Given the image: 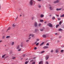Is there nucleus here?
<instances>
[{"mask_svg":"<svg viewBox=\"0 0 64 64\" xmlns=\"http://www.w3.org/2000/svg\"><path fill=\"white\" fill-rule=\"evenodd\" d=\"M39 64H43V61H40L38 63Z\"/></svg>","mask_w":64,"mask_h":64,"instance_id":"obj_9","label":"nucleus"},{"mask_svg":"<svg viewBox=\"0 0 64 64\" xmlns=\"http://www.w3.org/2000/svg\"><path fill=\"white\" fill-rule=\"evenodd\" d=\"M39 39L38 38H37L36 39V40L37 41H39Z\"/></svg>","mask_w":64,"mask_h":64,"instance_id":"obj_42","label":"nucleus"},{"mask_svg":"<svg viewBox=\"0 0 64 64\" xmlns=\"http://www.w3.org/2000/svg\"><path fill=\"white\" fill-rule=\"evenodd\" d=\"M59 26V24H57V25L56 26V28H58V26Z\"/></svg>","mask_w":64,"mask_h":64,"instance_id":"obj_19","label":"nucleus"},{"mask_svg":"<svg viewBox=\"0 0 64 64\" xmlns=\"http://www.w3.org/2000/svg\"><path fill=\"white\" fill-rule=\"evenodd\" d=\"M64 14H63L60 16V17H64Z\"/></svg>","mask_w":64,"mask_h":64,"instance_id":"obj_22","label":"nucleus"},{"mask_svg":"<svg viewBox=\"0 0 64 64\" xmlns=\"http://www.w3.org/2000/svg\"><path fill=\"white\" fill-rule=\"evenodd\" d=\"M20 17H21V16H22V15L20 14Z\"/></svg>","mask_w":64,"mask_h":64,"instance_id":"obj_59","label":"nucleus"},{"mask_svg":"<svg viewBox=\"0 0 64 64\" xmlns=\"http://www.w3.org/2000/svg\"><path fill=\"white\" fill-rule=\"evenodd\" d=\"M33 60H30V62H33Z\"/></svg>","mask_w":64,"mask_h":64,"instance_id":"obj_50","label":"nucleus"},{"mask_svg":"<svg viewBox=\"0 0 64 64\" xmlns=\"http://www.w3.org/2000/svg\"><path fill=\"white\" fill-rule=\"evenodd\" d=\"M52 20H54V19H55V18L54 17L52 18Z\"/></svg>","mask_w":64,"mask_h":64,"instance_id":"obj_26","label":"nucleus"},{"mask_svg":"<svg viewBox=\"0 0 64 64\" xmlns=\"http://www.w3.org/2000/svg\"><path fill=\"white\" fill-rule=\"evenodd\" d=\"M35 31L36 32H37V31H38V29H36L35 30Z\"/></svg>","mask_w":64,"mask_h":64,"instance_id":"obj_23","label":"nucleus"},{"mask_svg":"<svg viewBox=\"0 0 64 64\" xmlns=\"http://www.w3.org/2000/svg\"><path fill=\"white\" fill-rule=\"evenodd\" d=\"M53 51H54V50H51V53H53Z\"/></svg>","mask_w":64,"mask_h":64,"instance_id":"obj_35","label":"nucleus"},{"mask_svg":"<svg viewBox=\"0 0 64 64\" xmlns=\"http://www.w3.org/2000/svg\"><path fill=\"white\" fill-rule=\"evenodd\" d=\"M10 36H7L6 37V38H10Z\"/></svg>","mask_w":64,"mask_h":64,"instance_id":"obj_28","label":"nucleus"},{"mask_svg":"<svg viewBox=\"0 0 64 64\" xmlns=\"http://www.w3.org/2000/svg\"><path fill=\"white\" fill-rule=\"evenodd\" d=\"M48 58H49V56L47 55L45 57V59L46 60H47L48 59Z\"/></svg>","mask_w":64,"mask_h":64,"instance_id":"obj_6","label":"nucleus"},{"mask_svg":"<svg viewBox=\"0 0 64 64\" xmlns=\"http://www.w3.org/2000/svg\"><path fill=\"white\" fill-rule=\"evenodd\" d=\"M1 42H2V40H1L0 41V43H1Z\"/></svg>","mask_w":64,"mask_h":64,"instance_id":"obj_55","label":"nucleus"},{"mask_svg":"<svg viewBox=\"0 0 64 64\" xmlns=\"http://www.w3.org/2000/svg\"><path fill=\"white\" fill-rule=\"evenodd\" d=\"M37 43V42H35V43L34 44H36V43Z\"/></svg>","mask_w":64,"mask_h":64,"instance_id":"obj_54","label":"nucleus"},{"mask_svg":"<svg viewBox=\"0 0 64 64\" xmlns=\"http://www.w3.org/2000/svg\"><path fill=\"white\" fill-rule=\"evenodd\" d=\"M44 52H45V51H42L41 52V53L42 54V53H44Z\"/></svg>","mask_w":64,"mask_h":64,"instance_id":"obj_21","label":"nucleus"},{"mask_svg":"<svg viewBox=\"0 0 64 64\" xmlns=\"http://www.w3.org/2000/svg\"><path fill=\"white\" fill-rule=\"evenodd\" d=\"M57 33H56L55 34V35H57Z\"/></svg>","mask_w":64,"mask_h":64,"instance_id":"obj_58","label":"nucleus"},{"mask_svg":"<svg viewBox=\"0 0 64 64\" xmlns=\"http://www.w3.org/2000/svg\"><path fill=\"white\" fill-rule=\"evenodd\" d=\"M21 48H20V49H18V51H21Z\"/></svg>","mask_w":64,"mask_h":64,"instance_id":"obj_38","label":"nucleus"},{"mask_svg":"<svg viewBox=\"0 0 64 64\" xmlns=\"http://www.w3.org/2000/svg\"><path fill=\"white\" fill-rule=\"evenodd\" d=\"M42 36L43 37H44V38H45V37H46V35L45 34H43Z\"/></svg>","mask_w":64,"mask_h":64,"instance_id":"obj_18","label":"nucleus"},{"mask_svg":"<svg viewBox=\"0 0 64 64\" xmlns=\"http://www.w3.org/2000/svg\"><path fill=\"white\" fill-rule=\"evenodd\" d=\"M58 20H60V18H58Z\"/></svg>","mask_w":64,"mask_h":64,"instance_id":"obj_40","label":"nucleus"},{"mask_svg":"<svg viewBox=\"0 0 64 64\" xmlns=\"http://www.w3.org/2000/svg\"><path fill=\"white\" fill-rule=\"evenodd\" d=\"M59 50H60V49H59L58 48L56 49V51H55L56 53H58V52L59 51Z\"/></svg>","mask_w":64,"mask_h":64,"instance_id":"obj_8","label":"nucleus"},{"mask_svg":"<svg viewBox=\"0 0 64 64\" xmlns=\"http://www.w3.org/2000/svg\"><path fill=\"white\" fill-rule=\"evenodd\" d=\"M49 8L50 9V10H52L53 9H52V5L49 4Z\"/></svg>","mask_w":64,"mask_h":64,"instance_id":"obj_3","label":"nucleus"},{"mask_svg":"<svg viewBox=\"0 0 64 64\" xmlns=\"http://www.w3.org/2000/svg\"><path fill=\"white\" fill-rule=\"evenodd\" d=\"M46 46H49V45L48 43H47L46 44Z\"/></svg>","mask_w":64,"mask_h":64,"instance_id":"obj_36","label":"nucleus"},{"mask_svg":"<svg viewBox=\"0 0 64 64\" xmlns=\"http://www.w3.org/2000/svg\"><path fill=\"white\" fill-rule=\"evenodd\" d=\"M16 58V57H14L12 58V59H15Z\"/></svg>","mask_w":64,"mask_h":64,"instance_id":"obj_34","label":"nucleus"},{"mask_svg":"<svg viewBox=\"0 0 64 64\" xmlns=\"http://www.w3.org/2000/svg\"><path fill=\"white\" fill-rule=\"evenodd\" d=\"M44 15H43V14H42L40 15V17L41 18H43V17H44Z\"/></svg>","mask_w":64,"mask_h":64,"instance_id":"obj_13","label":"nucleus"},{"mask_svg":"<svg viewBox=\"0 0 64 64\" xmlns=\"http://www.w3.org/2000/svg\"><path fill=\"white\" fill-rule=\"evenodd\" d=\"M34 17H32V20H34Z\"/></svg>","mask_w":64,"mask_h":64,"instance_id":"obj_41","label":"nucleus"},{"mask_svg":"<svg viewBox=\"0 0 64 64\" xmlns=\"http://www.w3.org/2000/svg\"><path fill=\"white\" fill-rule=\"evenodd\" d=\"M10 29H11V28H10V27H9L8 28V29L7 30V31H8V30H10Z\"/></svg>","mask_w":64,"mask_h":64,"instance_id":"obj_24","label":"nucleus"},{"mask_svg":"<svg viewBox=\"0 0 64 64\" xmlns=\"http://www.w3.org/2000/svg\"><path fill=\"white\" fill-rule=\"evenodd\" d=\"M30 36H32V37H34V34H30L29 35V37H30Z\"/></svg>","mask_w":64,"mask_h":64,"instance_id":"obj_5","label":"nucleus"},{"mask_svg":"<svg viewBox=\"0 0 64 64\" xmlns=\"http://www.w3.org/2000/svg\"><path fill=\"white\" fill-rule=\"evenodd\" d=\"M62 8H56V11H60V10H62Z\"/></svg>","mask_w":64,"mask_h":64,"instance_id":"obj_10","label":"nucleus"},{"mask_svg":"<svg viewBox=\"0 0 64 64\" xmlns=\"http://www.w3.org/2000/svg\"><path fill=\"white\" fill-rule=\"evenodd\" d=\"M56 16H57V17H59V15H57V14H56Z\"/></svg>","mask_w":64,"mask_h":64,"instance_id":"obj_52","label":"nucleus"},{"mask_svg":"<svg viewBox=\"0 0 64 64\" xmlns=\"http://www.w3.org/2000/svg\"><path fill=\"white\" fill-rule=\"evenodd\" d=\"M18 16H17L16 18V20H17V19H18Z\"/></svg>","mask_w":64,"mask_h":64,"instance_id":"obj_44","label":"nucleus"},{"mask_svg":"<svg viewBox=\"0 0 64 64\" xmlns=\"http://www.w3.org/2000/svg\"><path fill=\"white\" fill-rule=\"evenodd\" d=\"M33 2H34V0H30L29 2V5L31 6H33Z\"/></svg>","mask_w":64,"mask_h":64,"instance_id":"obj_1","label":"nucleus"},{"mask_svg":"<svg viewBox=\"0 0 64 64\" xmlns=\"http://www.w3.org/2000/svg\"><path fill=\"white\" fill-rule=\"evenodd\" d=\"M46 64H49V63H48V61L46 62Z\"/></svg>","mask_w":64,"mask_h":64,"instance_id":"obj_30","label":"nucleus"},{"mask_svg":"<svg viewBox=\"0 0 64 64\" xmlns=\"http://www.w3.org/2000/svg\"><path fill=\"white\" fill-rule=\"evenodd\" d=\"M14 42H12L11 44V45L12 46H13L14 45Z\"/></svg>","mask_w":64,"mask_h":64,"instance_id":"obj_11","label":"nucleus"},{"mask_svg":"<svg viewBox=\"0 0 64 64\" xmlns=\"http://www.w3.org/2000/svg\"><path fill=\"white\" fill-rule=\"evenodd\" d=\"M51 16H52L50 14V15L49 16L50 17H51Z\"/></svg>","mask_w":64,"mask_h":64,"instance_id":"obj_57","label":"nucleus"},{"mask_svg":"<svg viewBox=\"0 0 64 64\" xmlns=\"http://www.w3.org/2000/svg\"><path fill=\"white\" fill-rule=\"evenodd\" d=\"M29 62V61H26L25 62V64H27Z\"/></svg>","mask_w":64,"mask_h":64,"instance_id":"obj_16","label":"nucleus"},{"mask_svg":"<svg viewBox=\"0 0 64 64\" xmlns=\"http://www.w3.org/2000/svg\"><path fill=\"white\" fill-rule=\"evenodd\" d=\"M36 58V57H34L33 58V59H35Z\"/></svg>","mask_w":64,"mask_h":64,"instance_id":"obj_60","label":"nucleus"},{"mask_svg":"<svg viewBox=\"0 0 64 64\" xmlns=\"http://www.w3.org/2000/svg\"><path fill=\"white\" fill-rule=\"evenodd\" d=\"M34 26L35 27H36L37 26V23L36 22H35L34 24Z\"/></svg>","mask_w":64,"mask_h":64,"instance_id":"obj_7","label":"nucleus"},{"mask_svg":"<svg viewBox=\"0 0 64 64\" xmlns=\"http://www.w3.org/2000/svg\"><path fill=\"white\" fill-rule=\"evenodd\" d=\"M44 21V20H40V22H43V21Z\"/></svg>","mask_w":64,"mask_h":64,"instance_id":"obj_14","label":"nucleus"},{"mask_svg":"<svg viewBox=\"0 0 64 64\" xmlns=\"http://www.w3.org/2000/svg\"><path fill=\"white\" fill-rule=\"evenodd\" d=\"M38 7L39 8H41V6L40 5L38 6Z\"/></svg>","mask_w":64,"mask_h":64,"instance_id":"obj_25","label":"nucleus"},{"mask_svg":"<svg viewBox=\"0 0 64 64\" xmlns=\"http://www.w3.org/2000/svg\"><path fill=\"white\" fill-rule=\"evenodd\" d=\"M2 39H4L5 38V36H4L2 37Z\"/></svg>","mask_w":64,"mask_h":64,"instance_id":"obj_45","label":"nucleus"},{"mask_svg":"<svg viewBox=\"0 0 64 64\" xmlns=\"http://www.w3.org/2000/svg\"><path fill=\"white\" fill-rule=\"evenodd\" d=\"M59 0H56L54 2V3H59Z\"/></svg>","mask_w":64,"mask_h":64,"instance_id":"obj_4","label":"nucleus"},{"mask_svg":"<svg viewBox=\"0 0 64 64\" xmlns=\"http://www.w3.org/2000/svg\"><path fill=\"white\" fill-rule=\"evenodd\" d=\"M62 30L61 28H60L58 29V31H62Z\"/></svg>","mask_w":64,"mask_h":64,"instance_id":"obj_33","label":"nucleus"},{"mask_svg":"<svg viewBox=\"0 0 64 64\" xmlns=\"http://www.w3.org/2000/svg\"><path fill=\"white\" fill-rule=\"evenodd\" d=\"M44 23H45V24H46V21Z\"/></svg>","mask_w":64,"mask_h":64,"instance_id":"obj_56","label":"nucleus"},{"mask_svg":"<svg viewBox=\"0 0 64 64\" xmlns=\"http://www.w3.org/2000/svg\"><path fill=\"white\" fill-rule=\"evenodd\" d=\"M21 59L22 60V59H23V58H21Z\"/></svg>","mask_w":64,"mask_h":64,"instance_id":"obj_61","label":"nucleus"},{"mask_svg":"<svg viewBox=\"0 0 64 64\" xmlns=\"http://www.w3.org/2000/svg\"><path fill=\"white\" fill-rule=\"evenodd\" d=\"M61 52H63V50H61Z\"/></svg>","mask_w":64,"mask_h":64,"instance_id":"obj_49","label":"nucleus"},{"mask_svg":"<svg viewBox=\"0 0 64 64\" xmlns=\"http://www.w3.org/2000/svg\"><path fill=\"white\" fill-rule=\"evenodd\" d=\"M43 29H40V31H43Z\"/></svg>","mask_w":64,"mask_h":64,"instance_id":"obj_47","label":"nucleus"},{"mask_svg":"<svg viewBox=\"0 0 64 64\" xmlns=\"http://www.w3.org/2000/svg\"><path fill=\"white\" fill-rule=\"evenodd\" d=\"M44 29H45V28H44Z\"/></svg>","mask_w":64,"mask_h":64,"instance_id":"obj_63","label":"nucleus"},{"mask_svg":"<svg viewBox=\"0 0 64 64\" xmlns=\"http://www.w3.org/2000/svg\"><path fill=\"white\" fill-rule=\"evenodd\" d=\"M12 26L13 27H15V26H16V25H15V24H13L12 25Z\"/></svg>","mask_w":64,"mask_h":64,"instance_id":"obj_20","label":"nucleus"},{"mask_svg":"<svg viewBox=\"0 0 64 64\" xmlns=\"http://www.w3.org/2000/svg\"><path fill=\"white\" fill-rule=\"evenodd\" d=\"M34 50H36V49H37V48L36 47H34Z\"/></svg>","mask_w":64,"mask_h":64,"instance_id":"obj_43","label":"nucleus"},{"mask_svg":"<svg viewBox=\"0 0 64 64\" xmlns=\"http://www.w3.org/2000/svg\"><path fill=\"white\" fill-rule=\"evenodd\" d=\"M22 56H23V57H25V56H26V55L23 54V55H22Z\"/></svg>","mask_w":64,"mask_h":64,"instance_id":"obj_37","label":"nucleus"},{"mask_svg":"<svg viewBox=\"0 0 64 64\" xmlns=\"http://www.w3.org/2000/svg\"><path fill=\"white\" fill-rule=\"evenodd\" d=\"M21 46V48H22V47H23V45L22 44H21L20 45Z\"/></svg>","mask_w":64,"mask_h":64,"instance_id":"obj_48","label":"nucleus"},{"mask_svg":"<svg viewBox=\"0 0 64 64\" xmlns=\"http://www.w3.org/2000/svg\"><path fill=\"white\" fill-rule=\"evenodd\" d=\"M39 42H38L36 44V46H38V45H39Z\"/></svg>","mask_w":64,"mask_h":64,"instance_id":"obj_29","label":"nucleus"},{"mask_svg":"<svg viewBox=\"0 0 64 64\" xmlns=\"http://www.w3.org/2000/svg\"><path fill=\"white\" fill-rule=\"evenodd\" d=\"M49 47L48 46H45L44 47V49H47V48H48Z\"/></svg>","mask_w":64,"mask_h":64,"instance_id":"obj_12","label":"nucleus"},{"mask_svg":"<svg viewBox=\"0 0 64 64\" xmlns=\"http://www.w3.org/2000/svg\"><path fill=\"white\" fill-rule=\"evenodd\" d=\"M32 64H35V62H33Z\"/></svg>","mask_w":64,"mask_h":64,"instance_id":"obj_31","label":"nucleus"},{"mask_svg":"<svg viewBox=\"0 0 64 64\" xmlns=\"http://www.w3.org/2000/svg\"><path fill=\"white\" fill-rule=\"evenodd\" d=\"M20 48V46H19V45H18V47H17L16 49H19Z\"/></svg>","mask_w":64,"mask_h":64,"instance_id":"obj_17","label":"nucleus"},{"mask_svg":"<svg viewBox=\"0 0 64 64\" xmlns=\"http://www.w3.org/2000/svg\"><path fill=\"white\" fill-rule=\"evenodd\" d=\"M38 1H39V2H40L41 1V0H37Z\"/></svg>","mask_w":64,"mask_h":64,"instance_id":"obj_53","label":"nucleus"},{"mask_svg":"<svg viewBox=\"0 0 64 64\" xmlns=\"http://www.w3.org/2000/svg\"><path fill=\"white\" fill-rule=\"evenodd\" d=\"M0 9H1V6H0Z\"/></svg>","mask_w":64,"mask_h":64,"instance_id":"obj_62","label":"nucleus"},{"mask_svg":"<svg viewBox=\"0 0 64 64\" xmlns=\"http://www.w3.org/2000/svg\"><path fill=\"white\" fill-rule=\"evenodd\" d=\"M48 26L49 27H53V26L52 25V24L50 23H49L47 24Z\"/></svg>","mask_w":64,"mask_h":64,"instance_id":"obj_2","label":"nucleus"},{"mask_svg":"<svg viewBox=\"0 0 64 64\" xmlns=\"http://www.w3.org/2000/svg\"><path fill=\"white\" fill-rule=\"evenodd\" d=\"M62 23V22H60L59 23V24L60 25H61V23Z\"/></svg>","mask_w":64,"mask_h":64,"instance_id":"obj_39","label":"nucleus"},{"mask_svg":"<svg viewBox=\"0 0 64 64\" xmlns=\"http://www.w3.org/2000/svg\"><path fill=\"white\" fill-rule=\"evenodd\" d=\"M44 42H42V43L40 45V46H42V45H43V44H44Z\"/></svg>","mask_w":64,"mask_h":64,"instance_id":"obj_15","label":"nucleus"},{"mask_svg":"<svg viewBox=\"0 0 64 64\" xmlns=\"http://www.w3.org/2000/svg\"><path fill=\"white\" fill-rule=\"evenodd\" d=\"M29 40H26V42H29Z\"/></svg>","mask_w":64,"mask_h":64,"instance_id":"obj_46","label":"nucleus"},{"mask_svg":"<svg viewBox=\"0 0 64 64\" xmlns=\"http://www.w3.org/2000/svg\"><path fill=\"white\" fill-rule=\"evenodd\" d=\"M41 24H38V26H41Z\"/></svg>","mask_w":64,"mask_h":64,"instance_id":"obj_32","label":"nucleus"},{"mask_svg":"<svg viewBox=\"0 0 64 64\" xmlns=\"http://www.w3.org/2000/svg\"><path fill=\"white\" fill-rule=\"evenodd\" d=\"M6 54H4V55H3V56H2V57L3 58H4V57H5V56Z\"/></svg>","mask_w":64,"mask_h":64,"instance_id":"obj_27","label":"nucleus"},{"mask_svg":"<svg viewBox=\"0 0 64 64\" xmlns=\"http://www.w3.org/2000/svg\"><path fill=\"white\" fill-rule=\"evenodd\" d=\"M31 38V37H30L28 38V39L30 40Z\"/></svg>","mask_w":64,"mask_h":64,"instance_id":"obj_51","label":"nucleus"}]
</instances>
